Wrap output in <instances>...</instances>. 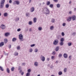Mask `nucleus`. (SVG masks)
<instances>
[{"label": "nucleus", "instance_id": "63", "mask_svg": "<svg viewBox=\"0 0 76 76\" xmlns=\"http://www.w3.org/2000/svg\"><path fill=\"white\" fill-rule=\"evenodd\" d=\"M69 4H71V1H70L69 2Z\"/></svg>", "mask_w": 76, "mask_h": 76}, {"label": "nucleus", "instance_id": "39", "mask_svg": "<svg viewBox=\"0 0 76 76\" xmlns=\"http://www.w3.org/2000/svg\"><path fill=\"white\" fill-rule=\"evenodd\" d=\"M35 45L34 44H33V45H31L30 46L31 47H34L35 46Z\"/></svg>", "mask_w": 76, "mask_h": 76}, {"label": "nucleus", "instance_id": "8", "mask_svg": "<svg viewBox=\"0 0 76 76\" xmlns=\"http://www.w3.org/2000/svg\"><path fill=\"white\" fill-rule=\"evenodd\" d=\"M63 56L64 58H67V57H68V56L67 55V54L64 53V54Z\"/></svg>", "mask_w": 76, "mask_h": 76}, {"label": "nucleus", "instance_id": "37", "mask_svg": "<svg viewBox=\"0 0 76 76\" xmlns=\"http://www.w3.org/2000/svg\"><path fill=\"white\" fill-rule=\"evenodd\" d=\"M31 72V69H29L28 70V73H30V72Z\"/></svg>", "mask_w": 76, "mask_h": 76}, {"label": "nucleus", "instance_id": "18", "mask_svg": "<svg viewBox=\"0 0 76 76\" xmlns=\"http://www.w3.org/2000/svg\"><path fill=\"white\" fill-rule=\"evenodd\" d=\"M7 71L8 73H10V70H9V69L7 68Z\"/></svg>", "mask_w": 76, "mask_h": 76}, {"label": "nucleus", "instance_id": "51", "mask_svg": "<svg viewBox=\"0 0 76 76\" xmlns=\"http://www.w3.org/2000/svg\"><path fill=\"white\" fill-rule=\"evenodd\" d=\"M13 4H14V5H15L16 4V2H15V1H14V2Z\"/></svg>", "mask_w": 76, "mask_h": 76}, {"label": "nucleus", "instance_id": "5", "mask_svg": "<svg viewBox=\"0 0 76 76\" xmlns=\"http://www.w3.org/2000/svg\"><path fill=\"white\" fill-rule=\"evenodd\" d=\"M41 58L42 61H45V57L44 56H43L42 55H41Z\"/></svg>", "mask_w": 76, "mask_h": 76}, {"label": "nucleus", "instance_id": "29", "mask_svg": "<svg viewBox=\"0 0 76 76\" xmlns=\"http://www.w3.org/2000/svg\"><path fill=\"white\" fill-rule=\"evenodd\" d=\"M9 7V5L8 4H7L6 5V8H8Z\"/></svg>", "mask_w": 76, "mask_h": 76}, {"label": "nucleus", "instance_id": "14", "mask_svg": "<svg viewBox=\"0 0 76 76\" xmlns=\"http://www.w3.org/2000/svg\"><path fill=\"white\" fill-rule=\"evenodd\" d=\"M4 42L5 44H6V43H7V39H4Z\"/></svg>", "mask_w": 76, "mask_h": 76}, {"label": "nucleus", "instance_id": "2", "mask_svg": "<svg viewBox=\"0 0 76 76\" xmlns=\"http://www.w3.org/2000/svg\"><path fill=\"white\" fill-rule=\"evenodd\" d=\"M44 10L46 12L45 13L46 15H47L50 13V11L47 8H45L44 9Z\"/></svg>", "mask_w": 76, "mask_h": 76}, {"label": "nucleus", "instance_id": "15", "mask_svg": "<svg viewBox=\"0 0 76 76\" xmlns=\"http://www.w3.org/2000/svg\"><path fill=\"white\" fill-rule=\"evenodd\" d=\"M72 44V43L70 42H69L68 43V46H71Z\"/></svg>", "mask_w": 76, "mask_h": 76}, {"label": "nucleus", "instance_id": "26", "mask_svg": "<svg viewBox=\"0 0 76 76\" xmlns=\"http://www.w3.org/2000/svg\"><path fill=\"white\" fill-rule=\"evenodd\" d=\"M55 58V57L54 56H51V58L52 60H54Z\"/></svg>", "mask_w": 76, "mask_h": 76}, {"label": "nucleus", "instance_id": "59", "mask_svg": "<svg viewBox=\"0 0 76 76\" xmlns=\"http://www.w3.org/2000/svg\"><path fill=\"white\" fill-rule=\"evenodd\" d=\"M23 66H25V63H23L22 64Z\"/></svg>", "mask_w": 76, "mask_h": 76}, {"label": "nucleus", "instance_id": "41", "mask_svg": "<svg viewBox=\"0 0 76 76\" xmlns=\"http://www.w3.org/2000/svg\"><path fill=\"white\" fill-rule=\"evenodd\" d=\"M61 35L62 36H64V33L63 32H62Z\"/></svg>", "mask_w": 76, "mask_h": 76}, {"label": "nucleus", "instance_id": "3", "mask_svg": "<svg viewBox=\"0 0 76 76\" xmlns=\"http://www.w3.org/2000/svg\"><path fill=\"white\" fill-rule=\"evenodd\" d=\"M19 39L20 40L23 41V35L22 34H20L19 35Z\"/></svg>", "mask_w": 76, "mask_h": 76}, {"label": "nucleus", "instance_id": "60", "mask_svg": "<svg viewBox=\"0 0 76 76\" xmlns=\"http://www.w3.org/2000/svg\"><path fill=\"white\" fill-rule=\"evenodd\" d=\"M19 18H17L16 20H17L18 21V20H19Z\"/></svg>", "mask_w": 76, "mask_h": 76}, {"label": "nucleus", "instance_id": "17", "mask_svg": "<svg viewBox=\"0 0 76 76\" xmlns=\"http://www.w3.org/2000/svg\"><path fill=\"white\" fill-rule=\"evenodd\" d=\"M59 49V48H58V47H57L56 49H55V50L56 51H58Z\"/></svg>", "mask_w": 76, "mask_h": 76}, {"label": "nucleus", "instance_id": "19", "mask_svg": "<svg viewBox=\"0 0 76 76\" xmlns=\"http://www.w3.org/2000/svg\"><path fill=\"white\" fill-rule=\"evenodd\" d=\"M50 4V2L49 1H48L47 2V5H48Z\"/></svg>", "mask_w": 76, "mask_h": 76}, {"label": "nucleus", "instance_id": "13", "mask_svg": "<svg viewBox=\"0 0 76 76\" xmlns=\"http://www.w3.org/2000/svg\"><path fill=\"white\" fill-rule=\"evenodd\" d=\"M34 7H32V8L31 9V12H33L34 11Z\"/></svg>", "mask_w": 76, "mask_h": 76}, {"label": "nucleus", "instance_id": "46", "mask_svg": "<svg viewBox=\"0 0 76 76\" xmlns=\"http://www.w3.org/2000/svg\"><path fill=\"white\" fill-rule=\"evenodd\" d=\"M35 51L36 53H37V52H38V49H35Z\"/></svg>", "mask_w": 76, "mask_h": 76}, {"label": "nucleus", "instance_id": "23", "mask_svg": "<svg viewBox=\"0 0 76 76\" xmlns=\"http://www.w3.org/2000/svg\"><path fill=\"white\" fill-rule=\"evenodd\" d=\"M59 75H62V72L61 71H59L58 72Z\"/></svg>", "mask_w": 76, "mask_h": 76}, {"label": "nucleus", "instance_id": "35", "mask_svg": "<svg viewBox=\"0 0 76 76\" xmlns=\"http://www.w3.org/2000/svg\"><path fill=\"white\" fill-rule=\"evenodd\" d=\"M0 70H1V71H3L4 70V69H3L2 67H1L0 66Z\"/></svg>", "mask_w": 76, "mask_h": 76}, {"label": "nucleus", "instance_id": "1", "mask_svg": "<svg viewBox=\"0 0 76 76\" xmlns=\"http://www.w3.org/2000/svg\"><path fill=\"white\" fill-rule=\"evenodd\" d=\"M5 2V0H2L1 1V6H0V8H2L4 6V3Z\"/></svg>", "mask_w": 76, "mask_h": 76}, {"label": "nucleus", "instance_id": "12", "mask_svg": "<svg viewBox=\"0 0 76 76\" xmlns=\"http://www.w3.org/2000/svg\"><path fill=\"white\" fill-rule=\"evenodd\" d=\"M33 21H34V23H35V22H37V18H34L33 19Z\"/></svg>", "mask_w": 76, "mask_h": 76}, {"label": "nucleus", "instance_id": "36", "mask_svg": "<svg viewBox=\"0 0 76 76\" xmlns=\"http://www.w3.org/2000/svg\"><path fill=\"white\" fill-rule=\"evenodd\" d=\"M62 54L60 53L59 54L58 56L59 57H61V56H62Z\"/></svg>", "mask_w": 76, "mask_h": 76}, {"label": "nucleus", "instance_id": "64", "mask_svg": "<svg viewBox=\"0 0 76 76\" xmlns=\"http://www.w3.org/2000/svg\"><path fill=\"white\" fill-rule=\"evenodd\" d=\"M76 8H75V9H74V10H75V11H76Z\"/></svg>", "mask_w": 76, "mask_h": 76}, {"label": "nucleus", "instance_id": "16", "mask_svg": "<svg viewBox=\"0 0 76 76\" xmlns=\"http://www.w3.org/2000/svg\"><path fill=\"white\" fill-rule=\"evenodd\" d=\"M8 35H9V33H6L5 34V36L6 37H7Z\"/></svg>", "mask_w": 76, "mask_h": 76}, {"label": "nucleus", "instance_id": "27", "mask_svg": "<svg viewBox=\"0 0 76 76\" xmlns=\"http://www.w3.org/2000/svg\"><path fill=\"white\" fill-rule=\"evenodd\" d=\"M61 42H63V41H64V38H61Z\"/></svg>", "mask_w": 76, "mask_h": 76}, {"label": "nucleus", "instance_id": "47", "mask_svg": "<svg viewBox=\"0 0 76 76\" xmlns=\"http://www.w3.org/2000/svg\"><path fill=\"white\" fill-rule=\"evenodd\" d=\"M20 31V28H18L17 30V31H18V32H19V31Z\"/></svg>", "mask_w": 76, "mask_h": 76}, {"label": "nucleus", "instance_id": "38", "mask_svg": "<svg viewBox=\"0 0 76 76\" xmlns=\"http://www.w3.org/2000/svg\"><path fill=\"white\" fill-rule=\"evenodd\" d=\"M15 56H18V53H15V54H14Z\"/></svg>", "mask_w": 76, "mask_h": 76}, {"label": "nucleus", "instance_id": "50", "mask_svg": "<svg viewBox=\"0 0 76 76\" xmlns=\"http://www.w3.org/2000/svg\"><path fill=\"white\" fill-rule=\"evenodd\" d=\"M65 25H66L65 23H64L63 24V26H65Z\"/></svg>", "mask_w": 76, "mask_h": 76}, {"label": "nucleus", "instance_id": "9", "mask_svg": "<svg viewBox=\"0 0 76 76\" xmlns=\"http://www.w3.org/2000/svg\"><path fill=\"white\" fill-rule=\"evenodd\" d=\"M4 45V42H1L0 43V47H3Z\"/></svg>", "mask_w": 76, "mask_h": 76}, {"label": "nucleus", "instance_id": "28", "mask_svg": "<svg viewBox=\"0 0 76 76\" xmlns=\"http://www.w3.org/2000/svg\"><path fill=\"white\" fill-rule=\"evenodd\" d=\"M29 25H31L32 24V23L31 22V21H29L28 23Z\"/></svg>", "mask_w": 76, "mask_h": 76}, {"label": "nucleus", "instance_id": "25", "mask_svg": "<svg viewBox=\"0 0 76 76\" xmlns=\"http://www.w3.org/2000/svg\"><path fill=\"white\" fill-rule=\"evenodd\" d=\"M12 41H16V38H14L12 39Z\"/></svg>", "mask_w": 76, "mask_h": 76}, {"label": "nucleus", "instance_id": "57", "mask_svg": "<svg viewBox=\"0 0 76 76\" xmlns=\"http://www.w3.org/2000/svg\"><path fill=\"white\" fill-rule=\"evenodd\" d=\"M11 45H10L9 46V48H11Z\"/></svg>", "mask_w": 76, "mask_h": 76}, {"label": "nucleus", "instance_id": "33", "mask_svg": "<svg viewBox=\"0 0 76 76\" xmlns=\"http://www.w3.org/2000/svg\"><path fill=\"white\" fill-rule=\"evenodd\" d=\"M64 72H66L67 71V68H65L64 70Z\"/></svg>", "mask_w": 76, "mask_h": 76}, {"label": "nucleus", "instance_id": "32", "mask_svg": "<svg viewBox=\"0 0 76 76\" xmlns=\"http://www.w3.org/2000/svg\"><path fill=\"white\" fill-rule=\"evenodd\" d=\"M30 73H27L26 74V76H29Z\"/></svg>", "mask_w": 76, "mask_h": 76}, {"label": "nucleus", "instance_id": "22", "mask_svg": "<svg viewBox=\"0 0 76 76\" xmlns=\"http://www.w3.org/2000/svg\"><path fill=\"white\" fill-rule=\"evenodd\" d=\"M51 22H52V23H54V22H55V20H54V19H52Z\"/></svg>", "mask_w": 76, "mask_h": 76}, {"label": "nucleus", "instance_id": "43", "mask_svg": "<svg viewBox=\"0 0 76 76\" xmlns=\"http://www.w3.org/2000/svg\"><path fill=\"white\" fill-rule=\"evenodd\" d=\"M71 57H72L71 56H69V60H71Z\"/></svg>", "mask_w": 76, "mask_h": 76}, {"label": "nucleus", "instance_id": "61", "mask_svg": "<svg viewBox=\"0 0 76 76\" xmlns=\"http://www.w3.org/2000/svg\"><path fill=\"white\" fill-rule=\"evenodd\" d=\"M32 1V0H30L29 1V3H30L31 2V1Z\"/></svg>", "mask_w": 76, "mask_h": 76}, {"label": "nucleus", "instance_id": "55", "mask_svg": "<svg viewBox=\"0 0 76 76\" xmlns=\"http://www.w3.org/2000/svg\"><path fill=\"white\" fill-rule=\"evenodd\" d=\"M47 61H49V60H50V58H48L47 59Z\"/></svg>", "mask_w": 76, "mask_h": 76}, {"label": "nucleus", "instance_id": "34", "mask_svg": "<svg viewBox=\"0 0 76 76\" xmlns=\"http://www.w3.org/2000/svg\"><path fill=\"white\" fill-rule=\"evenodd\" d=\"M39 31H41L42 30V28L41 27H39L38 28Z\"/></svg>", "mask_w": 76, "mask_h": 76}, {"label": "nucleus", "instance_id": "40", "mask_svg": "<svg viewBox=\"0 0 76 76\" xmlns=\"http://www.w3.org/2000/svg\"><path fill=\"white\" fill-rule=\"evenodd\" d=\"M60 44L61 45H63V42H61L60 43Z\"/></svg>", "mask_w": 76, "mask_h": 76}, {"label": "nucleus", "instance_id": "31", "mask_svg": "<svg viewBox=\"0 0 76 76\" xmlns=\"http://www.w3.org/2000/svg\"><path fill=\"white\" fill-rule=\"evenodd\" d=\"M57 7H60V5L59 4H57Z\"/></svg>", "mask_w": 76, "mask_h": 76}, {"label": "nucleus", "instance_id": "56", "mask_svg": "<svg viewBox=\"0 0 76 76\" xmlns=\"http://www.w3.org/2000/svg\"><path fill=\"white\" fill-rule=\"evenodd\" d=\"M24 74V72H23L21 73V75H23Z\"/></svg>", "mask_w": 76, "mask_h": 76}, {"label": "nucleus", "instance_id": "11", "mask_svg": "<svg viewBox=\"0 0 76 76\" xmlns=\"http://www.w3.org/2000/svg\"><path fill=\"white\" fill-rule=\"evenodd\" d=\"M15 2L16 3V4H19V3H20V2H19V1H15Z\"/></svg>", "mask_w": 76, "mask_h": 76}, {"label": "nucleus", "instance_id": "21", "mask_svg": "<svg viewBox=\"0 0 76 76\" xmlns=\"http://www.w3.org/2000/svg\"><path fill=\"white\" fill-rule=\"evenodd\" d=\"M14 69H15V67H12L11 69V70L12 72L14 71Z\"/></svg>", "mask_w": 76, "mask_h": 76}, {"label": "nucleus", "instance_id": "10", "mask_svg": "<svg viewBox=\"0 0 76 76\" xmlns=\"http://www.w3.org/2000/svg\"><path fill=\"white\" fill-rule=\"evenodd\" d=\"M72 18L73 20H75V19L76 18V17L75 16H73L72 17Z\"/></svg>", "mask_w": 76, "mask_h": 76}, {"label": "nucleus", "instance_id": "62", "mask_svg": "<svg viewBox=\"0 0 76 76\" xmlns=\"http://www.w3.org/2000/svg\"><path fill=\"white\" fill-rule=\"evenodd\" d=\"M69 14H71V13H72V12L71 11H70L69 12Z\"/></svg>", "mask_w": 76, "mask_h": 76}, {"label": "nucleus", "instance_id": "54", "mask_svg": "<svg viewBox=\"0 0 76 76\" xmlns=\"http://www.w3.org/2000/svg\"><path fill=\"white\" fill-rule=\"evenodd\" d=\"M32 31V29L31 28H30L29 29V31L30 32H31V31Z\"/></svg>", "mask_w": 76, "mask_h": 76}, {"label": "nucleus", "instance_id": "53", "mask_svg": "<svg viewBox=\"0 0 76 76\" xmlns=\"http://www.w3.org/2000/svg\"><path fill=\"white\" fill-rule=\"evenodd\" d=\"M29 15V13H26V15L27 16H28Z\"/></svg>", "mask_w": 76, "mask_h": 76}, {"label": "nucleus", "instance_id": "6", "mask_svg": "<svg viewBox=\"0 0 76 76\" xmlns=\"http://www.w3.org/2000/svg\"><path fill=\"white\" fill-rule=\"evenodd\" d=\"M0 28L1 29H5V28H6V26L5 25L2 24L0 26Z\"/></svg>", "mask_w": 76, "mask_h": 76}, {"label": "nucleus", "instance_id": "20", "mask_svg": "<svg viewBox=\"0 0 76 76\" xmlns=\"http://www.w3.org/2000/svg\"><path fill=\"white\" fill-rule=\"evenodd\" d=\"M54 29V26H52L50 27V29L51 30H53Z\"/></svg>", "mask_w": 76, "mask_h": 76}, {"label": "nucleus", "instance_id": "49", "mask_svg": "<svg viewBox=\"0 0 76 76\" xmlns=\"http://www.w3.org/2000/svg\"><path fill=\"white\" fill-rule=\"evenodd\" d=\"M12 1L11 0H10L9 1V3H12Z\"/></svg>", "mask_w": 76, "mask_h": 76}, {"label": "nucleus", "instance_id": "24", "mask_svg": "<svg viewBox=\"0 0 76 76\" xmlns=\"http://www.w3.org/2000/svg\"><path fill=\"white\" fill-rule=\"evenodd\" d=\"M4 16L5 17L7 16V13H5L4 14Z\"/></svg>", "mask_w": 76, "mask_h": 76}, {"label": "nucleus", "instance_id": "45", "mask_svg": "<svg viewBox=\"0 0 76 76\" xmlns=\"http://www.w3.org/2000/svg\"><path fill=\"white\" fill-rule=\"evenodd\" d=\"M20 46H18L17 48V50H20Z\"/></svg>", "mask_w": 76, "mask_h": 76}, {"label": "nucleus", "instance_id": "52", "mask_svg": "<svg viewBox=\"0 0 76 76\" xmlns=\"http://www.w3.org/2000/svg\"><path fill=\"white\" fill-rule=\"evenodd\" d=\"M53 1H55V2H58V0H53Z\"/></svg>", "mask_w": 76, "mask_h": 76}, {"label": "nucleus", "instance_id": "58", "mask_svg": "<svg viewBox=\"0 0 76 76\" xmlns=\"http://www.w3.org/2000/svg\"><path fill=\"white\" fill-rule=\"evenodd\" d=\"M72 34L73 35H76V33H74L73 34Z\"/></svg>", "mask_w": 76, "mask_h": 76}, {"label": "nucleus", "instance_id": "7", "mask_svg": "<svg viewBox=\"0 0 76 76\" xmlns=\"http://www.w3.org/2000/svg\"><path fill=\"white\" fill-rule=\"evenodd\" d=\"M71 20H72V18L70 17H68L67 19V21H68V22H69L71 21Z\"/></svg>", "mask_w": 76, "mask_h": 76}, {"label": "nucleus", "instance_id": "44", "mask_svg": "<svg viewBox=\"0 0 76 76\" xmlns=\"http://www.w3.org/2000/svg\"><path fill=\"white\" fill-rule=\"evenodd\" d=\"M30 53H32V49H31L29 50Z\"/></svg>", "mask_w": 76, "mask_h": 76}, {"label": "nucleus", "instance_id": "42", "mask_svg": "<svg viewBox=\"0 0 76 76\" xmlns=\"http://www.w3.org/2000/svg\"><path fill=\"white\" fill-rule=\"evenodd\" d=\"M49 6L50 7H53V4H51Z\"/></svg>", "mask_w": 76, "mask_h": 76}, {"label": "nucleus", "instance_id": "30", "mask_svg": "<svg viewBox=\"0 0 76 76\" xmlns=\"http://www.w3.org/2000/svg\"><path fill=\"white\" fill-rule=\"evenodd\" d=\"M34 65L36 66H38V63L36 62L34 63Z\"/></svg>", "mask_w": 76, "mask_h": 76}, {"label": "nucleus", "instance_id": "48", "mask_svg": "<svg viewBox=\"0 0 76 76\" xmlns=\"http://www.w3.org/2000/svg\"><path fill=\"white\" fill-rule=\"evenodd\" d=\"M56 54V52L55 51H54L52 53V54H53V55H54V54Z\"/></svg>", "mask_w": 76, "mask_h": 76}, {"label": "nucleus", "instance_id": "4", "mask_svg": "<svg viewBox=\"0 0 76 76\" xmlns=\"http://www.w3.org/2000/svg\"><path fill=\"white\" fill-rule=\"evenodd\" d=\"M58 40L57 39H56L54 40V42H53V44L54 45H57V44H58Z\"/></svg>", "mask_w": 76, "mask_h": 76}]
</instances>
